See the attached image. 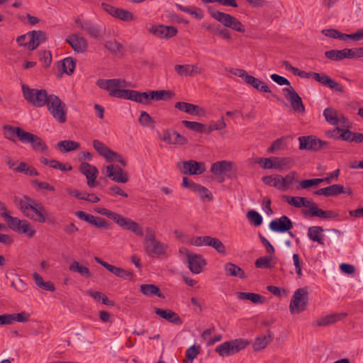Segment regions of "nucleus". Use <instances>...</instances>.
<instances>
[{"label":"nucleus","mask_w":363,"mask_h":363,"mask_svg":"<svg viewBox=\"0 0 363 363\" xmlns=\"http://www.w3.org/2000/svg\"><path fill=\"white\" fill-rule=\"evenodd\" d=\"M314 194L324 196L325 197L336 196L340 194H347L350 195L352 191L350 188H345L341 184H333L325 188L320 189L313 192Z\"/></svg>","instance_id":"2eb2a0df"},{"label":"nucleus","mask_w":363,"mask_h":363,"mask_svg":"<svg viewBox=\"0 0 363 363\" xmlns=\"http://www.w3.org/2000/svg\"><path fill=\"white\" fill-rule=\"evenodd\" d=\"M96 84L101 89L107 90L111 96L127 99L130 89H125L129 84L124 79H99Z\"/></svg>","instance_id":"7ed1b4c3"},{"label":"nucleus","mask_w":363,"mask_h":363,"mask_svg":"<svg viewBox=\"0 0 363 363\" xmlns=\"http://www.w3.org/2000/svg\"><path fill=\"white\" fill-rule=\"evenodd\" d=\"M323 228L320 226H312L308 228V237L310 240L317 242L320 245H324Z\"/></svg>","instance_id":"4c0bfd02"},{"label":"nucleus","mask_w":363,"mask_h":363,"mask_svg":"<svg viewBox=\"0 0 363 363\" xmlns=\"http://www.w3.org/2000/svg\"><path fill=\"white\" fill-rule=\"evenodd\" d=\"M25 216L36 222L43 223L46 220L47 212L43 206H21Z\"/></svg>","instance_id":"f8f14e48"},{"label":"nucleus","mask_w":363,"mask_h":363,"mask_svg":"<svg viewBox=\"0 0 363 363\" xmlns=\"http://www.w3.org/2000/svg\"><path fill=\"white\" fill-rule=\"evenodd\" d=\"M28 36L30 38V40L26 45L29 50L36 49L41 43L47 40V35L45 32L42 30H33L28 33Z\"/></svg>","instance_id":"5701e85b"},{"label":"nucleus","mask_w":363,"mask_h":363,"mask_svg":"<svg viewBox=\"0 0 363 363\" xmlns=\"http://www.w3.org/2000/svg\"><path fill=\"white\" fill-rule=\"evenodd\" d=\"M312 77L318 82L321 84L330 88L335 91L342 93L344 92V89L342 85H340L338 82L335 81L334 79L329 77L325 74H320L318 72H314L312 74Z\"/></svg>","instance_id":"a211bd4d"},{"label":"nucleus","mask_w":363,"mask_h":363,"mask_svg":"<svg viewBox=\"0 0 363 363\" xmlns=\"http://www.w3.org/2000/svg\"><path fill=\"white\" fill-rule=\"evenodd\" d=\"M0 216L13 231L24 234L29 238L35 235L36 231L30 223L27 220H20L16 217L10 216L5 206H0Z\"/></svg>","instance_id":"f03ea898"},{"label":"nucleus","mask_w":363,"mask_h":363,"mask_svg":"<svg viewBox=\"0 0 363 363\" xmlns=\"http://www.w3.org/2000/svg\"><path fill=\"white\" fill-rule=\"evenodd\" d=\"M150 104L152 101H169L174 96V93L171 90H152L148 91Z\"/></svg>","instance_id":"a878e982"},{"label":"nucleus","mask_w":363,"mask_h":363,"mask_svg":"<svg viewBox=\"0 0 363 363\" xmlns=\"http://www.w3.org/2000/svg\"><path fill=\"white\" fill-rule=\"evenodd\" d=\"M113 17L124 21L134 20V16L131 12L119 8H117Z\"/></svg>","instance_id":"052dcab7"},{"label":"nucleus","mask_w":363,"mask_h":363,"mask_svg":"<svg viewBox=\"0 0 363 363\" xmlns=\"http://www.w3.org/2000/svg\"><path fill=\"white\" fill-rule=\"evenodd\" d=\"M177 167L182 174L189 175L202 174L206 169L204 162L193 160L183 161Z\"/></svg>","instance_id":"9d476101"},{"label":"nucleus","mask_w":363,"mask_h":363,"mask_svg":"<svg viewBox=\"0 0 363 363\" xmlns=\"http://www.w3.org/2000/svg\"><path fill=\"white\" fill-rule=\"evenodd\" d=\"M75 23L78 27L90 35L94 38H98L100 36V29L89 21H82L79 19L76 20Z\"/></svg>","instance_id":"c756f323"},{"label":"nucleus","mask_w":363,"mask_h":363,"mask_svg":"<svg viewBox=\"0 0 363 363\" xmlns=\"http://www.w3.org/2000/svg\"><path fill=\"white\" fill-rule=\"evenodd\" d=\"M320 183H322V180L320 178L304 179L298 183L296 186V189H308L313 186H317Z\"/></svg>","instance_id":"8fccbe9b"},{"label":"nucleus","mask_w":363,"mask_h":363,"mask_svg":"<svg viewBox=\"0 0 363 363\" xmlns=\"http://www.w3.org/2000/svg\"><path fill=\"white\" fill-rule=\"evenodd\" d=\"M75 215L81 220H83L99 229H109L111 225L104 219L100 217L86 213L84 211H77Z\"/></svg>","instance_id":"4468645a"},{"label":"nucleus","mask_w":363,"mask_h":363,"mask_svg":"<svg viewBox=\"0 0 363 363\" xmlns=\"http://www.w3.org/2000/svg\"><path fill=\"white\" fill-rule=\"evenodd\" d=\"M273 336V333L268 330L266 335L257 337L252 345L253 350L255 351H259L266 348L268 344L272 341Z\"/></svg>","instance_id":"c85d7f7f"},{"label":"nucleus","mask_w":363,"mask_h":363,"mask_svg":"<svg viewBox=\"0 0 363 363\" xmlns=\"http://www.w3.org/2000/svg\"><path fill=\"white\" fill-rule=\"evenodd\" d=\"M177 8L182 11L188 13L192 16H194L196 18L201 20L203 18L204 15L203 11L199 8H191L187 6H184L182 5H177Z\"/></svg>","instance_id":"13d9d810"},{"label":"nucleus","mask_w":363,"mask_h":363,"mask_svg":"<svg viewBox=\"0 0 363 363\" xmlns=\"http://www.w3.org/2000/svg\"><path fill=\"white\" fill-rule=\"evenodd\" d=\"M191 189L198 194L201 199V201L204 203L211 201L213 196L211 192L206 187L196 184L194 182L191 183Z\"/></svg>","instance_id":"f704fd0d"},{"label":"nucleus","mask_w":363,"mask_h":363,"mask_svg":"<svg viewBox=\"0 0 363 363\" xmlns=\"http://www.w3.org/2000/svg\"><path fill=\"white\" fill-rule=\"evenodd\" d=\"M65 42L68 43L73 50L78 53H84L87 50L88 42L86 39L77 33L69 35Z\"/></svg>","instance_id":"dca6fc26"},{"label":"nucleus","mask_w":363,"mask_h":363,"mask_svg":"<svg viewBox=\"0 0 363 363\" xmlns=\"http://www.w3.org/2000/svg\"><path fill=\"white\" fill-rule=\"evenodd\" d=\"M272 259L273 258L271 256L260 257L258 259H257L255 265L257 268H272L273 267V264H272Z\"/></svg>","instance_id":"864d4df0"},{"label":"nucleus","mask_w":363,"mask_h":363,"mask_svg":"<svg viewBox=\"0 0 363 363\" xmlns=\"http://www.w3.org/2000/svg\"><path fill=\"white\" fill-rule=\"evenodd\" d=\"M174 70L179 76H195L203 72V69L194 65H177Z\"/></svg>","instance_id":"393cba45"},{"label":"nucleus","mask_w":363,"mask_h":363,"mask_svg":"<svg viewBox=\"0 0 363 363\" xmlns=\"http://www.w3.org/2000/svg\"><path fill=\"white\" fill-rule=\"evenodd\" d=\"M113 221L122 229L130 231L137 236H143V230L142 227L139 225V223L131 220L130 218L117 213V215L113 218Z\"/></svg>","instance_id":"1a4fd4ad"},{"label":"nucleus","mask_w":363,"mask_h":363,"mask_svg":"<svg viewBox=\"0 0 363 363\" xmlns=\"http://www.w3.org/2000/svg\"><path fill=\"white\" fill-rule=\"evenodd\" d=\"M35 135L24 130L21 128H18L17 138L23 143H30Z\"/></svg>","instance_id":"4d7b16f0"},{"label":"nucleus","mask_w":363,"mask_h":363,"mask_svg":"<svg viewBox=\"0 0 363 363\" xmlns=\"http://www.w3.org/2000/svg\"><path fill=\"white\" fill-rule=\"evenodd\" d=\"M18 172L24 173L29 176H38L39 175L38 172L33 167L28 165L24 162L20 163L19 166L15 169Z\"/></svg>","instance_id":"603ef678"},{"label":"nucleus","mask_w":363,"mask_h":363,"mask_svg":"<svg viewBox=\"0 0 363 363\" xmlns=\"http://www.w3.org/2000/svg\"><path fill=\"white\" fill-rule=\"evenodd\" d=\"M67 192L69 195L75 197L79 200H84L90 203H97L99 201V198L94 194H88L86 192L79 191L75 189H68Z\"/></svg>","instance_id":"7c9ffc66"},{"label":"nucleus","mask_w":363,"mask_h":363,"mask_svg":"<svg viewBox=\"0 0 363 363\" xmlns=\"http://www.w3.org/2000/svg\"><path fill=\"white\" fill-rule=\"evenodd\" d=\"M127 99L143 105H150L148 91L140 92L139 91L130 89Z\"/></svg>","instance_id":"2f4dec72"},{"label":"nucleus","mask_w":363,"mask_h":363,"mask_svg":"<svg viewBox=\"0 0 363 363\" xmlns=\"http://www.w3.org/2000/svg\"><path fill=\"white\" fill-rule=\"evenodd\" d=\"M167 250V245L157 240L148 245H145L144 247L145 252L151 257L164 255Z\"/></svg>","instance_id":"6ab92c4d"},{"label":"nucleus","mask_w":363,"mask_h":363,"mask_svg":"<svg viewBox=\"0 0 363 363\" xmlns=\"http://www.w3.org/2000/svg\"><path fill=\"white\" fill-rule=\"evenodd\" d=\"M233 162L226 160L213 163L211 167L213 179L219 183L223 182L225 175H228L233 170Z\"/></svg>","instance_id":"6e6552de"},{"label":"nucleus","mask_w":363,"mask_h":363,"mask_svg":"<svg viewBox=\"0 0 363 363\" xmlns=\"http://www.w3.org/2000/svg\"><path fill=\"white\" fill-rule=\"evenodd\" d=\"M174 107L188 114L196 116H204L205 114V111L203 108L187 102L178 101L175 104Z\"/></svg>","instance_id":"b1692460"},{"label":"nucleus","mask_w":363,"mask_h":363,"mask_svg":"<svg viewBox=\"0 0 363 363\" xmlns=\"http://www.w3.org/2000/svg\"><path fill=\"white\" fill-rule=\"evenodd\" d=\"M201 347L199 345H192L186 351V359L183 360V363H193L194 359L200 353Z\"/></svg>","instance_id":"49530a36"},{"label":"nucleus","mask_w":363,"mask_h":363,"mask_svg":"<svg viewBox=\"0 0 363 363\" xmlns=\"http://www.w3.org/2000/svg\"><path fill=\"white\" fill-rule=\"evenodd\" d=\"M187 263L189 270L194 274L201 273L203 267L207 264L202 255L196 253L189 255Z\"/></svg>","instance_id":"412c9836"},{"label":"nucleus","mask_w":363,"mask_h":363,"mask_svg":"<svg viewBox=\"0 0 363 363\" xmlns=\"http://www.w3.org/2000/svg\"><path fill=\"white\" fill-rule=\"evenodd\" d=\"M106 172L107 177L116 182L126 183L128 181L127 173L118 166L108 165Z\"/></svg>","instance_id":"4be33fe9"},{"label":"nucleus","mask_w":363,"mask_h":363,"mask_svg":"<svg viewBox=\"0 0 363 363\" xmlns=\"http://www.w3.org/2000/svg\"><path fill=\"white\" fill-rule=\"evenodd\" d=\"M140 291L146 296L155 295L160 298H164V296L161 293L160 289L155 284H142L140 285Z\"/></svg>","instance_id":"a19ab883"},{"label":"nucleus","mask_w":363,"mask_h":363,"mask_svg":"<svg viewBox=\"0 0 363 363\" xmlns=\"http://www.w3.org/2000/svg\"><path fill=\"white\" fill-rule=\"evenodd\" d=\"M30 144L35 151L46 152L48 150L47 145L39 136L36 135L34 136Z\"/></svg>","instance_id":"6e6d98bb"},{"label":"nucleus","mask_w":363,"mask_h":363,"mask_svg":"<svg viewBox=\"0 0 363 363\" xmlns=\"http://www.w3.org/2000/svg\"><path fill=\"white\" fill-rule=\"evenodd\" d=\"M79 172L86 177L87 185L89 187L96 186V179L99 174L96 167L87 162H82L79 166Z\"/></svg>","instance_id":"f3484780"},{"label":"nucleus","mask_w":363,"mask_h":363,"mask_svg":"<svg viewBox=\"0 0 363 363\" xmlns=\"http://www.w3.org/2000/svg\"><path fill=\"white\" fill-rule=\"evenodd\" d=\"M167 26L163 25L152 26L150 29L149 32L155 35L160 38H166L167 35Z\"/></svg>","instance_id":"e2e57ef3"},{"label":"nucleus","mask_w":363,"mask_h":363,"mask_svg":"<svg viewBox=\"0 0 363 363\" xmlns=\"http://www.w3.org/2000/svg\"><path fill=\"white\" fill-rule=\"evenodd\" d=\"M225 273L227 276L245 279L247 277L244 270L232 262H228L224 265Z\"/></svg>","instance_id":"473e14b6"},{"label":"nucleus","mask_w":363,"mask_h":363,"mask_svg":"<svg viewBox=\"0 0 363 363\" xmlns=\"http://www.w3.org/2000/svg\"><path fill=\"white\" fill-rule=\"evenodd\" d=\"M57 147L63 152L76 150L80 148L79 143L74 140H65L57 143Z\"/></svg>","instance_id":"58836bf2"},{"label":"nucleus","mask_w":363,"mask_h":363,"mask_svg":"<svg viewBox=\"0 0 363 363\" xmlns=\"http://www.w3.org/2000/svg\"><path fill=\"white\" fill-rule=\"evenodd\" d=\"M245 82L257 90L264 92V93H271V89L269 87L265 84L264 82L252 76L248 75L245 79Z\"/></svg>","instance_id":"72a5a7b5"},{"label":"nucleus","mask_w":363,"mask_h":363,"mask_svg":"<svg viewBox=\"0 0 363 363\" xmlns=\"http://www.w3.org/2000/svg\"><path fill=\"white\" fill-rule=\"evenodd\" d=\"M210 247H212L220 255H225L226 252L225 246L221 242V240L216 238H213Z\"/></svg>","instance_id":"338daca9"},{"label":"nucleus","mask_w":363,"mask_h":363,"mask_svg":"<svg viewBox=\"0 0 363 363\" xmlns=\"http://www.w3.org/2000/svg\"><path fill=\"white\" fill-rule=\"evenodd\" d=\"M294 164L291 157H274V169L278 171L290 169Z\"/></svg>","instance_id":"c9c22d12"},{"label":"nucleus","mask_w":363,"mask_h":363,"mask_svg":"<svg viewBox=\"0 0 363 363\" xmlns=\"http://www.w3.org/2000/svg\"><path fill=\"white\" fill-rule=\"evenodd\" d=\"M247 217L250 223L254 224L255 226H259L262 223V216L254 210L248 211Z\"/></svg>","instance_id":"69168bd1"},{"label":"nucleus","mask_w":363,"mask_h":363,"mask_svg":"<svg viewBox=\"0 0 363 363\" xmlns=\"http://www.w3.org/2000/svg\"><path fill=\"white\" fill-rule=\"evenodd\" d=\"M260 166L265 169H274V157L259 158L257 161Z\"/></svg>","instance_id":"774afa93"},{"label":"nucleus","mask_w":363,"mask_h":363,"mask_svg":"<svg viewBox=\"0 0 363 363\" xmlns=\"http://www.w3.org/2000/svg\"><path fill=\"white\" fill-rule=\"evenodd\" d=\"M155 313L160 316L161 318L167 320V321L176 324V325H182V320L179 316L177 313L172 311L169 309H160L158 308H155Z\"/></svg>","instance_id":"bb28decb"},{"label":"nucleus","mask_w":363,"mask_h":363,"mask_svg":"<svg viewBox=\"0 0 363 363\" xmlns=\"http://www.w3.org/2000/svg\"><path fill=\"white\" fill-rule=\"evenodd\" d=\"M69 270L71 272H77L82 277L89 278L91 276L90 270L88 267L79 264L77 260H74L69 266Z\"/></svg>","instance_id":"ea45409f"},{"label":"nucleus","mask_w":363,"mask_h":363,"mask_svg":"<svg viewBox=\"0 0 363 363\" xmlns=\"http://www.w3.org/2000/svg\"><path fill=\"white\" fill-rule=\"evenodd\" d=\"M18 127H14L10 125L3 126L4 137L11 141H14V137L17 136V130Z\"/></svg>","instance_id":"0e129e2a"},{"label":"nucleus","mask_w":363,"mask_h":363,"mask_svg":"<svg viewBox=\"0 0 363 363\" xmlns=\"http://www.w3.org/2000/svg\"><path fill=\"white\" fill-rule=\"evenodd\" d=\"M283 201L288 203V204H314L312 201L301 196H284Z\"/></svg>","instance_id":"3c124183"},{"label":"nucleus","mask_w":363,"mask_h":363,"mask_svg":"<svg viewBox=\"0 0 363 363\" xmlns=\"http://www.w3.org/2000/svg\"><path fill=\"white\" fill-rule=\"evenodd\" d=\"M22 92L24 99L35 107H43L50 99V95L45 89H31L26 84H22Z\"/></svg>","instance_id":"39448f33"},{"label":"nucleus","mask_w":363,"mask_h":363,"mask_svg":"<svg viewBox=\"0 0 363 363\" xmlns=\"http://www.w3.org/2000/svg\"><path fill=\"white\" fill-rule=\"evenodd\" d=\"M104 46L106 49H108L112 54L115 55H121L124 51L123 45L115 40H108L104 43Z\"/></svg>","instance_id":"c03bdc74"},{"label":"nucleus","mask_w":363,"mask_h":363,"mask_svg":"<svg viewBox=\"0 0 363 363\" xmlns=\"http://www.w3.org/2000/svg\"><path fill=\"white\" fill-rule=\"evenodd\" d=\"M270 229L274 232L285 233L293 228L291 220L286 216L273 220L269 223Z\"/></svg>","instance_id":"aec40b11"},{"label":"nucleus","mask_w":363,"mask_h":363,"mask_svg":"<svg viewBox=\"0 0 363 363\" xmlns=\"http://www.w3.org/2000/svg\"><path fill=\"white\" fill-rule=\"evenodd\" d=\"M299 149L318 151L327 147L328 143L313 135L301 136L298 138Z\"/></svg>","instance_id":"9b49d317"},{"label":"nucleus","mask_w":363,"mask_h":363,"mask_svg":"<svg viewBox=\"0 0 363 363\" xmlns=\"http://www.w3.org/2000/svg\"><path fill=\"white\" fill-rule=\"evenodd\" d=\"M182 124L190 130H194L197 133H203L206 132V128L204 124L199 122L182 121Z\"/></svg>","instance_id":"09e8293b"},{"label":"nucleus","mask_w":363,"mask_h":363,"mask_svg":"<svg viewBox=\"0 0 363 363\" xmlns=\"http://www.w3.org/2000/svg\"><path fill=\"white\" fill-rule=\"evenodd\" d=\"M309 301L307 287L296 289L291 297L289 311L291 314H299L306 310Z\"/></svg>","instance_id":"423d86ee"},{"label":"nucleus","mask_w":363,"mask_h":363,"mask_svg":"<svg viewBox=\"0 0 363 363\" xmlns=\"http://www.w3.org/2000/svg\"><path fill=\"white\" fill-rule=\"evenodd\" d=\"M76 62L72 57H67L62 61V69L68 75L74 72Z\"/></svg>","instance_id":"680f3d73"},{"label":"nucleus","mask_w":363,"mask_h":363,"mask_svg":"<svg viewBox=\"0 0 363 363\" xmlns=\"http://www.w3.org/2000/svg\"><path fill=\"white\" fill-rule=\"evenodd\" d=\"M323 116L325 121L332 125H337L339 123V114L337 111L331 107H328L323 111Z\"/></svg>","instance_id":"79ce46f5"},{"label":"nucleus","mask_w":363,"mask_h":363,"mask_svg":"<svg viewBox=\"0 0 363 363\" xmlns=\"http://www.w3.org/2000/svg\"><path fill=\"white\" fill-rule=\"evenodd\" d=\"M297 182V174L295 172H291L284 177H281V183H283V191L290 188V186Z\"/></svg>","instance_id":"5fc2aeb1"},{"label":"nucleus","mask_w":363,"mask_h":363,"mask_svg":"<svg viewBox=\"0 0 363 363\" xmlns=\"http://www.w3.org/2000/svg\"><path fill=\"white\" fill-rule=\"evenodd\" d=\"M207 10L210 16L213 19H215L220 24H222L224 27H225L221 28L220 26L218 30H217L216 35L220 36V38L225 40L231 39L230 33L226 28H230L240 33L245 32V29L243 24L233 16L229 13L218 11L211 6H208Z\"/></svg>","instance_id":"f257e3e1"},{"label":"nucleus","mask_w":363,"mask_h":363,"mask_svg":"<svg viewBox=\"0 0 363 363\" xmlns=\"http://www.w3.org/2000/svg\"><path fill=\"white\" fill-rule=\"evenodd\" d=\"M250 342L244 338L234 339L218 345L216 352L222 357L234 355L245 350Z\"/></svg>","instance_id":"20e7f679"},{"label":"nucleus","mask_w":363,"mask_h":363,"mask_svg":"<svg viewBox=\"0 0 363 363\" xmlns=\"http://www.w3.org/2000/svg\"><path fill=\"white\" fill-rule=\"evenodd\" d=\"M48 110L52 117L60 123L67 121V106L62 100L55 94L50 95V99L46 104Z\"/></svg>","instance_id":"0eeeda50"},{"label":"nucleus","mask_w":363,"mask_h":363,"mask_svg":"<svg viewBox=\"0 0 363 363\" xmlns=\"http://www.w3.org/2000/svg\"><path fill=\"white\" fill-rule=\"evenodd\" d=\"M93 147L95 150L102 157H104L107 162H111L113 160L111 156L115 155V152L108 147L104 143L99 140L93 141Z\"/></svg>","instance_id":"cd10ccee"},{"label":"nucleus","mask_w":363,"mask_h":363,"mask_svg":"<svg viewBox=\"0 0 363 363\" xmlns=\"http://www.w3.org/2000/svg\"><path fill=\"white\" fill-rule=\"evenodd\" d=\"M107 270L111 273L113 274L118 277L123 278L124 279H129L132 278L133 274L131 272L127 271L123 268L116 267L110 264Z\"/></svg>","instance_id":"a18cd8bd"},{"label":"nucleus","mask_w":363,"mask_h":363,"mask_svg":"<svg viewBox=\"0 0 363 363\" xmlns=\"http://www.w3.org/2000/svg\"><path fill=\"white\" fill-rule=\"evenodd\" d=\"M325 56L333 61H341L345 59L344 50H331L325 52Z\"/></svg>","instance_id":"bf43d9fd"},{"label":"nucleus","mask_w":363,"mask_h":363,"mask_svg":"<svg viewBox=\"0 0 363 363\" xmlns=\"http://www.w3.org/2000/svg\"><path fill=\"white\" fill-rule=\"evenodd\" d=\"M262 182L267 185L274 186L277 189L283 191V183H281V175L275 174L263 177Z\"/></svg>","instance_id":"37998d69"},{"label":"nucleus","mask_w":363,"mask_h":363,"mask_svg":"<svg viewBox=\"0 0 363 363\" xmlns=\"http://www.w3.org/2000/svg\"><path fill=\"white\" fill-rule=\"evenodd\" d=\"M285 97L290 102L292 109L297 113H304L305 106L303 103L302 99L299 96L295 89L290 86L289 88L283 89Z\"/></svg>","instance_id":"ddd939ff"},{"label":"nucleus","mask_w":363,"mask_h":363,"mask_svg":"<svg viewBox=\"0 0 363 363\" xmlns=\"http://www.w3.org/2000/svg\"><path fill=\"white\" fill-rule=\"evenodd\" d=\"M296 207H301V206H295ZM308 209H302V213L305 217H323V210L318 208V206H308Z\"/></svg>","instance_id":"de8ad7c7"},{"label":"nucleus","mask_w":363,"mask_h":363,"mask_svg":"<svg viewBox=\"0 0 363 363\" xmlns=\"http://www.w3.org/2000/svg\"><path fill=\"white\" fill-rule=\"evenodd\" d=\"M347 315L345 313L330 314L322 318L317 322L318 326H326L341 320Z\"/></svg>","instance_id":"e433bc0d"}]
</instances>
